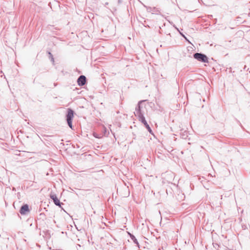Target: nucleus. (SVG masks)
Here are the masks:
<instances>
[{
    "instance_id": "f8f14e48",
    "label": "nucleus",
    "mask_w": 250,
    "mask_h": 250,
    "mask_svg": "<svg viewBox=\"0 0 250 250\" xmlns=\"http://www.w3.org/2000/svg\"><path fill=\"white\" fill-rule=\"evenodd\" d=\"M13 206L14 207V208H15V202L13 203Z\"/></svg>"
},
{
    "instance_id": "2eb2a0df",
    "label": "nucleus",
    "mask_w": 250,
    "mask_h": 250,
    "mask_svg": "<svg viewBox=\"0 0 250 250\" xmlns=\"http://www.w3.org/2000/svg\"><path fill=\"white\" fill-rule=\"evenodd\" d=\"M53 250H55V249H53Z\"/></svg>"
},
{
    "instance_id": "4468645a",
    "label": "nucleus",
    "mask_w": 250,
    "mask_h": 250,
    "mask_svg": "<svg viewBox=\"0 0 250 250\" xmlns=\"http://www.w3.org/2000/svg\"><path fill=\"white\" fill-rule=\"evenodd\" d=\"M78 246H79V247H81V246H80V245H78Z\"/></svg>"
},
{
    "instance_id": "9b49d317",
    "label": "nucleus",
    "mask_w": 250,
    "mask_h": 250,
    "mask_svg": "<svg viewBox=\"0 0 250 250\" xmlns=\"http://www.w3.org/2000/svg\"><path fill=\"white\" fill-rule=\"evenodd\" d=\"M146 127V128L147 129L148 131L150 133H151L152 132V130L150 128V127L149 126V125H147V126H145Z\"/></svg>"
},
{
    "instance_id": "20e7f679",
    "label": "nucleus",
    "mask_w": 250,
    "mask_h": 250,
    "mask_svg": "<svg viewBox=\"0 0 250 250\" xmlns=\"http://www.w3.org/2000/svg\"><path fill=\"white\" fill-rule=\"evenodd\" d=\"M21 215H27L30 212L29 206L27 204L22 205L19 211Z\"/></svg>"
},
{
    "instance_id": "7ed1b4c3",
    "label": "nucleus",
    "mask_w": 250,
    "mask_h": 250,
    "mask_svg": "<svg viewBox=\"0 0 250 250\" xmlns=\"http://www.w3.org/2000/svg\"><path fill=\"white\" fill-rule=\"evenodd\" d=\"M144 102V101H140L138 102L137 106L135 108V111L134 112V114L136 117H140L144 115L143 112L141 110V104Z\"/></svg>"
},
{
    "instance_id": "0eeeda50",
    "label": "nucleus",
    "mask_w": 250,
    "mask_h": 250,
    "mask_svg": "<svg viewBox=\"0 0 250 250\" xmlns=\"http://www.w3.org/2000/svg\"><path fill=\"white\" fill-rule=\"evenodd\" d=\"M7 83L11 93L13 94L15 90L14 81L13 80H9L7 81Z\"/></svg>"
},
{
    "instance_id": "39448f33",
    "label": "nucleus",
    "mask_w": 250,
    "mask_h": 250,
    "mask_svg": "<svg viewBox=\"0 0 250 250\" xmlns=\"http://www.w3.org/2000/svg\"><path fill=\"white\" fill-rule=\"evenodd\" d=\"M86 82V77L84 75H81L77 79V83L79 86H82L85 85Z\"/></svg>"
},
{
    "instance_id": "423d86ee",
    "label": "nucleus",
    "mask_w": 250,
    "mask_h": 250,
    "mask_svg": "<svg viewBox=\"0 0 250 250\" xmlns=\"http://www.w3.org/2000/svg\"><path fill=\"white\" fill-rule=\"evenodd\" d=\"M50 197L51 199L53 200V202L55 205L61 207V204H63L62 203L60 202V200L58 199L55 194L51 193L50 195Z\"/></svg>"
},
{
    "instance_id": "9d476101",
    "label": "nucleus",
    "mask_w": 250,
    "mask_h": 250,
    "mask_svg": "<svg viewBox=\"0 0 250 250\" xmlns=\"http://www.w3.org/2000/svg\"><path fill=\"white\" fill-rule=\"evenodd\" d=\"M48 54L49 55V58L50 59L51 61L52 62H54V59L53 55L49 51L48 52Z\"/></svg>"
},
{
    "instance_id": "6e6552de",
    "label": "nucleus",
    "mask_w": 250,
    "mask_h": 250,
    "mask_svg": "<svg viewBox=\"0 0 250 250\" xmlns=\"http://www.w3.org/2000/svg\"><path fill=\"white\" fill-rule=\"evenodd\" d=\"M128 235L130 236V238L133 241V242L136 244L138 247V248H140L139 243L137 241V239L136 238L134 235H133L132 234L130 233L129 232H127Z\"/></svg>"
},
{
    "instance_id": "f257e3e1",
    "label": "nucleus",
    "mask_w": 250,
    "mask_h": 250,
    "mask_svg": "<svg viewBox=\"0 0 250 250\" xmlns=\"http://www.w3.org/2000/svg\"><path fill=\"white\" fill-rule=\"evenodd\" d=\"M74 111L71 108H68L66 114V120L68 125L70 128L73 129L72 120L74 117Z\"/></svg>"
},
{
    "instance_id": "ddd939ff",
    "label": "nucleus",
    "mask_w": 250,
    "mask_h": 250,
    "mask_svg": "<svg viewBox=\"0 0 250 250\" xmlns=\"http://www.w3.org/2000/svg\"><path fill=\"white\" fill-rule=\"evenodd\" d=\"M19 193L18 192V193H17V196H19Z\"/></svg>"
},
{
    "instance_id": "1a4fd4ad",
    "label": "nucleus",
    "mask_w": 250,
    "mask_h": 250,
    "mask_svg": "<svg viewBox=\"0 0 250 250\" xmlns=\"http://www.w3.org/2000/svg\"><path fill=\"white\" fill-rule=\"evenodd\" d=\"M138 118L139 119V121H140L145 126H146L147 125H148L144 115L140 117H138Z\"/></svg>"
},
{
    "instance_id": "f03ea898",
    "label": "nucleus",
    "mask_w": 250,
    "mask_h": 250,
    "mask_svg": "<svg viewBox=\"0 0 250 250\" xmlns=\"http://www.w3.org/2000/svg\"><path fill=\"white\" fill-rule=\"evenodd\" d=\"M193 58L198 61L202 62H208V58L204 54L201 53H195L193 55Z\"/></svg>"
}]
</instances>
